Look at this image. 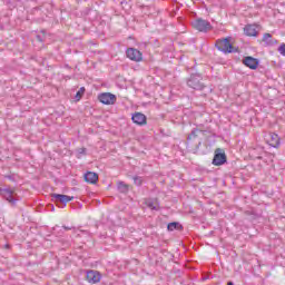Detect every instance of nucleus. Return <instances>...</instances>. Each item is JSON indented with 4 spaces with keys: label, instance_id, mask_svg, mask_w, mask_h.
<instances>
[{
    "label": "nucleus",
    "instance_id": "f03ea898",
    "mask_svg": "<svg viewBox=\"0 0 285 285\" xmlns=\"http://www.w3.org/2000/svg\"><path fill=\"white\" fill-rule=\"evenodd\" d=\"M204 78L202 77V73H191L190 77L187 79V86L189 88H193V90H204L206 88V85L202 82Z\"/></svg>",
    "mask_w": 285,
    "mask_h": 285
},
{
    "label": "nucleus",
    "instance_id": "20e7f679",
    "mask_svg": "<svg viewBox=\"0 0 285 285\" xmlns=\"http://www.w3.org/2000/svg\"><path fill=\"white\" fill-rule=\"evenodd\" d=\"M228 157L226 156V151L222 148H217L214 151V158L212 160L213 166H224V164H227Z\"/></svg>",
    "mask_w": 285,
    "mask_h": 285
},
{
    "label": "nucleus",
    "instance_id": "5701e85b",
    "mask_svg": "<svg viewBox=\"0 0 285 285\" xmlns=\"http://www.w3.org/2000/svg\"><path fill=\"white\" fill-rule=\"evenodd\" d=\"M77 153H78V159H80L81 158V155H86V153H87V149H86V147H82V148H78L77 149Z\"/></svg>",
    "mask_w": 285,
    "mask_h": 285
},
{
    "label": "nucleus",
    "instance_id": "a211bd4d",
    "mask_svg": "<svg viewBox=\"0 0 285 285\" xmlns=\"http://www.w3.org/2000/svg\"><path fill=\"white\" fill-rule=\"evenodd\" d=\"M86 94V87H81L75 96V101H81L83 95Z\"/></svg>",
    "mask_w": 285,
    "mask_h": 285
},
{
    "label": "nucleus",
    "instance_id": "7c9ffc66",
    "mask_svg": "<svg viewBox=\"0 0 285 285\" xmlns=\"http://www.w3.org/2000/svg\"><path fill=\"white\" fill-rule=\"evenodd\" d=\"M66 68H70V66L66 65Z\"/></svg>",
    "mask_w": 285,
    "mask_h": 285
},
{
    "label": "nucleus",
    "instance_id": "6e6552de",
    "mask_svg": "<svg viewBox=\"0 0 285 285\" xmlns=\"http://www.w3.org/2000/svg\"><path fill=\"white\" fill-rule=\"evenodd\" d=\"M98 100L105 106H112L117 101V96L110 92H104L98 96Z\"/></svg>",
    "mask_w": 285,
    "mask_h": 285
},
{
    "label": "nucleus",
    "instance_id": "393cba45",
    "mask_svg": "<svg viewBox=\"0 0 285 285\" xmlns=\"http://www.w3.org/2000/svg\"><path fill=\"white\" fill-rule=\"evenodd\" d=\"M47 208H48V210H49L50 213H55V205L49 204V205H47Z\"/></svg>",
    "mask_w": 285,
    "mask_h": 285
},
{
    "label": "nucleus",
    "instance_id": "bb28decb",
    "mask_svg": "<svg viewBox=\"0 0 285 285\" xmlns=\"http://www.w3.org/2000/svg\"><path fill=\"white\" fill-rule=\"evenodd\" d=\"M200 146H202V141H199V142L196 145V150H199Z\"/></svg>",
    "mask_w": 285,
    "mask_h": 285
},
{
    "label": "nucleus",
    "instance_id": "2eb2a0df",
    "mask_svg": "<svg viewBox=\"0 0 285 285\" xmlns=\"http://www.w3.org/2000/svg\"><path fill=\"white\" fill-rule=\"evenodd\" d=\"M145 205L150 210H159V203H157V199L154 200L153 198H148V199L145 200Z\"/></svg>",
    "mask_w": 285,
    "mask_h": 285
},
{
    "label": "nucleus",
    "instance_id": "39448f33",
    "mask_svg": "<svg viewBox=\"0 0 285 285\" xmlns=\"http://www.w3.org/2000/svg\"><path fill=\"white\" fill-rule=\"evenodd\" d=\"M193 27L195 30H198V32H208L213 28V24H210L208 20L198 18L193 22Z\"/></svg>",
    "mask_w": 285,
    "mask_h": 285
},
{
    "label": "nucleus",
    "instance_id": "b1692460",
    "mask_svg": "<svg viewBox=\"0 0 285 285\" xmlns=\"http://www.w3.org/2000/svg\"><path fill=\"white\" fill-rule=\"evenodd\" d=\"M276 137V140H275V144L273 146V148H279V138H277V135L275 136Z\"/></svg>",
    "mask_w": 285,
    "mask_h": 285
},
{
    "label": "nucleus",
    "instance_id": "f8f14e48",
    "mask_svg": "<svg viewBox=\"0 0 285 285\" xmlns=\"http://www.w3.org/2000/svg\"><path fill=\"white\" fill-rule=\"evenodd\" d=\"M83 178L87 184H97L99 181V175L94 171H87Z\"/></svg>",
    "mask_w": 285,
    "mask_h": 285
},
{
    "label": "nucleus",
    "instance_id": "a878e982",
    "mask_svg": "<svg viewBox=\"0 0 285 285\" xmlns=\"http://www.w3.org/2000/svg\"><path fill=\"white\" fill-rule=\"evenodd\" d=\"M62 228H63L65 230H72V227H68V226H62Z\"/></svg>",
    "mask_w": 285,
    "mask_h": 285
},
{
    "label": "nucleus",
    "instance_id": "4be33fe9",
    "mask_svg": "<svg viewBox=\"0 0 285 285\" xmlns=\"http://www.w3.org/2000/svg\"><path fill=\"white\" fill-rule=\"evenodd\" d=\"M277 52L282 55V57H285V43H281V46L277 48Z\"/></svg>",
    "mask_w": 285,
    "mask_h": 285
},
{
    "label": "nucleus",
    "instance_id": "2f4dec72",
    "mask_svg": "<svg viewBox=\"0 0 285 285\" xmlns=\"http://www.w3.org/2000/svg\"><path fill=\"white\" fill-rule=\"evenodd\" d=\"M203 279L206 281V277H204Z\"/></svg>",
    "mask_w": 285,
    "mask_h": 285
},
{
    "label": "nucleus",
    "instance_id": "0eeeda50",
    "mask_svg": "<svg viewBox=\"0 0 285 285\" xmlns=\"http://www.w3.org/2000/svg\"><path fill=\"white\" fill-rule=\"evenodd\" d=\"M126 57L127 59H130V61H144V55L141 53V51H139V49L128 48L126 50Z\"/></svg>",
    "mask_w": 285,
    "mask_h": 285
},
{
    "label": "nucleus",
    "instance_id": "423d86ee",
    "mask_svg": "<svg viewBox=\"0 0 285 285\" xmlns=\"http://www.w3.org/2000/svg\"><path fill=\"white\" fill-rule=\"evenodd\" d=\"M0 195L6 199V202H9V204L14 207L17 206V198H14V190L10 188H0Z\"/></svg>",
    "mask_w": 285,
    "mask_h": 285
},
{
    "label": "nucleus",
    "instance_id": "4468645a",
    "mask_svg": "<svg viewBox=\"0 0 285 285\" xmlns=\"http://www.w3.org/2000/svg\"><path fill=\"white\" fill-rule=\"evenodd\" d=\"M263 43H265V46H267V47H273V46H276L277 40L273 39V35L264 33Z\"/></svg>",
    "mask_w": 285,
    "mask_h": 285
},
{
    "label": "nucleus",
    "instance_id": "9b49d317",
    "mask_svg": "<svg viewBox=\"0 0 285 285\" xmlns=\"http://www.w3.org/2000/svg\"><path fill=\"white\" fill-rule=\"evenodd\" d=\"M86 277L89 284H99L101 282V273L94 269L88 271Z\"/></svg>",
    "mask_w": 285,
    "mask_h": 285
},
{
    "label": "nucleus",
    "instance_id": "6ab92c4d",
    "mask_svg": "<svg viewBox=\"0 0 285 285\" xmlns=\"http://www.w3.org/2000/svg\"><path fill=\"white\" fill-rule=\"evenodd\" d=\"M197 132H202L198 128H194L187 137V141H191L193 139H197Z\"/></svg>",
    "mask_w": 285,
    "mask_h": 285
},
{
    "label": "nucleus",
    "instance_id": "412c9836",
    "mask_svg": "<svg viewBox=\"0 0 285 285\" xmlns=\"http://www.w3.org/2000/svg\"><path fill=\"white\" fill-rule=\"evenodd\" d=\"M42 35H37L36 39L37 41H39L40 43H43V41H46V31H41Z\"/></svg>",
    "mask_w": 285,
    "mask_h": 285
},
{
    "label": "nucleus",
    "instance_id": "f3484780",
    "mask_svg": "<svg viewBox=\"0 0 285 285\" xmlns=\"http://www.w3.org/2000/svg\"><path fill=\"white\" fill-rule=\"evenodd\" d=\"M117 188L119 193H122V195L128 194V191L130 190V186L124 181H119Z\"/></svg>",
    "mask_w": 285,
    "mask_h": 285
},
{
    "label": "nucleus",
    "instance_id": "1a4fd4ad",
    "mask_svg": "<svg viewBox=\"0 0 285 285\" xmlns=\"http://www.w3.org/2000/svg\"><path fill=\"white\" fill-rule=\"evenodd\" d=\"M243 63L246 68H249V70H257V68H259V59L254 58L253 56H246L243 59Z\"/></svg>",
    "mask_w": 285,
    "mask_h": 285
},
{
    "label": "nucleus",
    "instance_id": "c756f323",
    "mask_svg": "<svg viewBox=\"0 0 285 285\" xmlns=\"http://www.w3.org/2000/svg\"><path fill=\"white\" fill-rule=\"evenodd\" d=\"M6 248H10V245H6Z\"/></svg>",
    "mask_w": 285,
    "mask_h": 285
},
{
    "label": "nucleus",
    "instance_id": "cd10ccee",
    "mask_svg": "<svg viewBox=\"0 0 285 285\" xmlns=\"http://www.w3.org/2000/svg\"><path fill=\"white\" fill-rule=\"evenodd\" d=\"M7 179H10L11 181H14V178L12 176H7Z\"/></svg>",
    "mask_w": 285,
    "mask_h": 285
},
{
    "label": "nucleus",
    "instance_id": "f257e3e1",
    "mask_svg": "<svg viewBox=\"0 0 285 285\" xmlns=\"http://www.w3.org/2000/svg\"><path fill=\"white\" fill-rule=\"evenodd\" d=\"M232 39V37L218 39L215 42V47L217 48V50H219V52H224V55L239 52V47H234L233 43L230 42Z\"/></svg>",
    "mask_w": 285,
    "mask_h": 285
},
{
    "label": "nucleus",
    "instance_id": "dca6fc26",
    "mask_svg": "<svg viewBox=\"0 0 285 285\" xmlns=\"http://www.w3.org/2000/svg\"><path fill=\"white\" fill-rule=\"evenodd\" d=\"M167 230L173 233L174 230H184V226L179 222H173L167 225Z\"/></svg>",
    "mask_w": 285,
    "mask_h": 285
},
{
    "label": "nucleus",
    "instance_id": "c85d7f7f",
    "mask_svg": "<svg viewBox=\"0 0 285 285\" xmlns=\"http://www.w3.org/2000/svg\"><path fill=\"white\" fill-rule=\"evenodd\" d=\"M227 285H235V283H233V281L227 282Z\"/></svg>",
    "mask_w": 285,
    "mask_h": 285
},
{
    "label": "nucleus",
    "instance_id": "ddd939ff",
    "mask_svg": "<svg viewBox=\"0 0 285 285\" xmlns=\"http://www.w3.org/2000/svg\"><path fill=\"white\" fill-rule=\"evenodd\" d=\"M244 33L246 35V37H257L258 35L257 29L255 28V24L245 26Z\"/></svg>",
    "mask_w": 285,
    "mask_h": 285
},
{
    "label": "nucleus",
    "instance_id": "7ed1b4c3",
    "mask_svg": "<svg viewBox=\"0 0 285 285\" xmlns=\"http://www.w3.org/2000/svg\"><path fill=\"white\" fill-rule=\"evenodd\" d=\"M75 197L63 195V194H51V200L58 208H66L68 206V202H72Z\"/></svg>",
    "mask_w": 285,
    "mask_h": 285
},
{
    "label": "nucleus",
    "instance_id": "9d476101",
    "mask_svg": "<svg viewBox=\"0 0 285 285\" xmlns=\"http://www.w3.org/2000/svg\"><path fill=\"white\" fill-rule=\"evenodd\" d=\"M131 121L134 124H136V126H146V124L148 121V117H146V115L137 111V112L132 114Z\"/></svg>",
    "mask_w": 285,
    "mask_h": 285
},
{
    "label": "nucleus",
    "instance_id": "aec40b11",
    "mask_svg": "<svg viewBox=\"0 0 285 285\" xmlns=\"http://www.w3.org/2000/svg\"><path fill=\"white\" fill-rule=\"evenodd\" d=\"M135 186L141 187L144 186V178L140 176H134L132 177Z\"/></svg>",
    "mask_w": 285,
    "mask_h": 285
}]
</instances>
